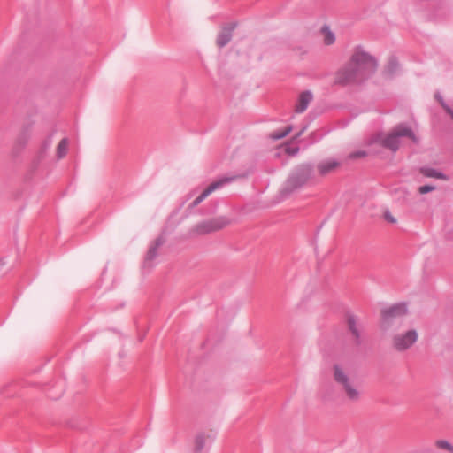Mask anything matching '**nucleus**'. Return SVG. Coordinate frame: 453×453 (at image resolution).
Here are the masks:
<instances>
[{
	"mask_svg": "<svg viewBox=\"0 0 453 453\" xmlns=\"http://www.w3.org/2000/svg\"><path fill=\"white\" fill-rule=\"evenodd\" d=\"M409 311L404 303H395L380 311V328L388 331L392 327L391 345L397 351H405L411 349L418 339V333L414 328L400 331L402 322H395L396 318L405 316Z\"/></svg>",
	"mask_w": 453,
	"mask_h": 453,
	"instance_id": "f257e3e1",
	"label": "nucleus"
},
{
	"mask_svg": "<svg viewBox=\"0 0 453 453\" xmlns=\"http://www.w3.org/2000/svg\"><path fill=\"white\" fill-rule=\"evenodd\" d=\"M376 66L377 61L372 55L361 49H357L348 64L336 73L335 82L348 84L361 80L374 72Z\"/></svg>",
	"mask_w": 453,
	"mask_h": 453,
	"instance_id": "f03ea898",
	"label": "nucleus"
},
{
	"mask_svg": "<svg viewBox=\"0 0 453 453\" xmlns=\"http://www.w3.org/2000/svg\"><path fill=\"white\" fill-rule=\"evenodd\" d=\"M403 138H408L413 142H418V139L413 128L406 124H400L387 133H380L373 135L368 142L371 147L370 152L378 154L379 147H383L395 152L401 146Z\"/></svg>",
	"mask_w": 453,
	"mask_h": 453,
	"instance_id": "7ed1b4c3",
	"label": "nucleus"
},
{
	"mask_svg": "<svg viewBox=\"0 0 453 453\" xmlns=\"http://www.w3.org/2000/svg\"><path fill=\"white\" fill-rule=\"evenodd\" d=\"M230 224L228 219L219 217L210 220L201 222L194 227V231L197 234H206L211 232L219 231Z\"/></svg>",
	"mask_w": 453,
	"mask_h": 453,
	"instance_id": "20e7f679",
	"label": "nucleus"
},
{
	"mask_svg": "<svg viewBox=\"0 0 453 453\" xmlns=\"http://www.w3.org/2000/svg\"><path fill=\"white\" fill-rule=\"evenodd\" d=\"M333 379L340 390L357 382L355 378L351 375L350 372L340 365H334Z\"/></svg>",
	"mask_w": 453,
	"mask_h": 453,
	"instance_id": "39448f33",
	"label": "nucleus"
},
{
	"mask_svg": "<svg viewBox=\"0 0 453 453\" xmlns=\"http://www.w3.org/2000/svg\"><path fill=\"white\" fill-rule=\"evenodd\" d=\"M333 379L340 390L357 382L355 378L351 375L350 372L340 365H334Z\"/></svg>",
	"mask_w": 453,
	"mask_h": 453,
	"instance_id": "423d86ee",
	"label": "nucleus"
},
{
	"mask_svg": "<svg viewBox=\"0 0 453 453\" xmlns=\"http://www.w3.org/2000/svg\"><path fill=\"white\" fill-rule=\"evenodd\" d=\"M311 174V170L310 168L303 169L300 172L295 173L287 180L286 189L290 192L302 187L310 179Z\"/></svg>",
	"mask_w": 453,
	"mask_h": 453,
	"instance_id": "0eeeda50",
	"label": "nucleus"
},
{
	"mask_svg": "<svg viewBox=\"0 0 453 453\" xmlns=\"http://www.w3.org/2000/svg\"><path fill=\"white\" fill-rule=\"evenodd\" d=\"M231 180L230 178H223L219 180H217L211 184H210L200 196H198L190 204V208H194L197 206L200 203H202L207 196H209L212 192L228 183Z\"/></svg>",
	"mask_w": 453,
	"mask_h": 453,
	"instance_id": "6e6552de",
	"label": "nucleus"
},
{
	"mask_svg": "<svg viewBox=\"0 0 453 453\" xmlns=\"http://www.w3.org/2000/svg\"><path fill=\"white\" fill-rule=\"evenodd\" d=\"M341 392L344 398L350 403H357L362 398V390L357 381L350 386L345 387Z\"/></svg>",
	"mask_w": 453,
	"mask_h": 453,
	"instance_id": "1a4fd4ad",
	"label": "nucleus"
},
{
	"mask_svg": "<svg viewBox=\"0 0 453 453\" xmlns=\"http://www.w3.org/2000/svg\"><path fill=\"white\" fill-rule=\"evenodd\" d=\"M213 439V435L210 432H202L197 434L194 438L193 449L196 453H200L205 446Z\"/></svg>",
	"mask_w": 453,
	"mask_h": 453,
	"instance_id": "9d476101",
	"label": "nucleus"
},
{
	"mask_svg": "<svg viewBox=\"0 0 453 453\" xmlns=\"http://www.w3.org/2000/svg\"><path fill=\"white\" fill-rule=\"evenodd\" d=\"M339 162L333 159H329L319 163L318 165V171L320 174L326 175L327 173L334 172L335 169L339 167Z\"/></svg>",
	"mask_w": 453,
	"mask_h": 453,
	"instance_id": "9b49d317",
	"label": "nucleus"
},
{
	"mask_svg": "<svg viewBox=\"0 0 453 453\" xmlns=\"http://www.w3.org/2000/svg\"><path fill=\"white\" fill-rule=\"evenodd\" d=\"M312 99V95L310 92H303L298 98V101L296 104V111L298 113L303 112L308 104Z\"/></svg>",
	"mask_w": 453,
	"mask_h": 453,
	"instance_id": "f8f14e48",
	"label": "nucleus"
},
{
	"mask_svg": "<svg viewBox=\"0 0 453 453\" xmlns=\"http://www.w3.org/2000/svg\"><path fill=\"white\" fill-rule=\"evenodd\" d=\"M420 173L425 177H427V178H434V179L441 180H449V177L446 174H444L441 171H439L435 168H433V167H423V168H421Z\"/></svg>",
	"mask_w": 453,
	"mask_h": 453,
	"instance_id": "ddd939ff",
	"label": "nucleus"
},
{
	"mask_svg": "<svg viewBox=\"0 0 453 453\" xmlns=\"http://www.w3.org/2000/svg\"><path fill=\"white\" fill-rule=\"evenodd\" d=\"M346 319H347L348 327H349L351 334L356 339H358L359 330L357 327V321H358L357 318L353 314H348Z\"/></svg>",
	"mask_w": 453,
	"mask_h": 453,
	"instance_id": "4468645a",
	"label": "nucleus"
},
{
	"mask_svg": "<svg viewBox=\"0 0 453 453\" xmlns=\"http://www.w3.org/2000/svg\"><path fill=\"white\" fill-rule=\"evenodd\" d=\"M319 37L322 38L323 43L326 46L335 42V35L332 30H319Z\"/></svg>",
	"mask_w": 453,
	"mask_h": 453,
	"instance_id": "2eb2a0df",
	"label": "nucleus"
},
{
	"mask_svg": "<svg viewBox=\"0 0 453 453\" xmlns=\"http://www.w3.org/2000/svg\"><path fill=\"white\" fill-rule=\"evenodd\" d=\"M231 39V34L229 30H222L217 37V44L219 47L226 45Z\"/></svg>",
	"mask_w": 453,
	"mask_h": 453,
	"instance_id": "dca6fc26",
	"label": "nucleus"
},
{
	"mask_svg": "<svg viewBox=\"0 0 453 453\" xmlns=\"http://www.w3.org/2000/svg\"><path fill=\"white\" fill-rule=\"evenodd\" d=\"M68 141L62 139L57 147V156L58 158H63L67 153Z\"/></svg>",
	"mask_w": 453,
	"mask_h": 453,
	"instance_id": "f3484780",
	"label": "nucleus"
},
{
	"mask_svg": "<svg viewBox=\"0 0 453 453\" xmlns=\"http://www.w3.org/2000/svg\"><path fill=\"white\" fill-rule=\"evenodd\" d=\"M292 130L290 126L285 127L280 130H277L271 134V137L274 140L281 139L288 135Z\"/></svg>",
	"mask_w": 453,
	"mask_h": 453,
	"instance_id": "a211bd4d",
	"label": "nucleus"
},
{
	"mask_svg": "<svg viewBox=\"0 0 453 453\" xmlns=\"http://www.w3.org/2000/svg\"><path fill=\"white\" fill-rule=\"evenodd\" d=\"M383 219L390 224L397 223V219L388 211L383 213Z\"/></svg>",
	"mask_w": 453,
	"mask_h": 453,
	"instance_id": "6ab92c4d",
	"label": "nucleus"
},
{
	"mask_svg": "<svg viewBox=\"0 0 453 453\" xmlns=\"http://www.w3.org/2000/svg\"><path fill=\"white\" fill-rule=\"evenodd\" d=\"M436 446L437 448L439 449H446V450H449V451H452L453 450V447L446 441H436Z\"/></svg>",
	"mask_w": 453,
	"mask_h": 453,
	"instance_id": "aec40b11",
	"label": "nucleus"
},
{
	"mask_svg": "<svg viewBox=\"0 0 453 453\" xmlns=\"http://www.w3.org/2000/svg\"><path fill=\"white\" fill-rule=\"evenodd\" d=\"M435 189V187L434 186H432V185H424V186H420L418 188V192L420 194V195H425L426 193H429V192H432Z\"/></svg>",
	"mask_w": 453,
	"mask_h": 453,
	"instance_id": "412c9836",
	"label": "nucleus"
},
{
	"mask_svg": "<svg viewBox=\"0 0 453 453\" xmlns=\"http://www.w3.org/2000/svg\"><path fill=\"white\" fill-rule=\"evenodd\" d=\"M370 150H371V147L369 146V150H368V151L359 150V151H357V152L351 153L349 157H350L351 158H359V157H365L367 154H372V152H370Z\"/></svg>",
	"mask_w": 453,
	"mask_h": 453,
	"instance_id": "4be33fe9",
	"label": "nucleus"
},
{
	"mask_svg": "<svg viewBox=\"0 0 453 453\" xmlns=\"http://www.w3.org/2000/svg\"><path fill=\"white\" fill-rule=\"evenodd\" d=\"M284 150H285V152L289 154V155H294L297 152L298 150V148L296 146H292V145H286L284 147Z\"/></svg>",
	"mask_w": 453,
	"mask_h": 453,
	"instance_id": "5701e85b",
	"label": "nucleus"
},
{
	"mask_svg": "<svg viewBox=\"0 0 453 453\" xmlns=\"http://www.w3.org/2000/svg\"><path fill=\"white\" fill-rule=\"evenodd\" d=\"M157 256V249L151 248L147 253L146 261H151Z\"/></svg>",
	"mask_w": 453,
	"mask_h": 453,
	"instance_id": "b1692460",
	"label": "nucleus"
},
{
	"mask_svg": "<svg viewBox=\"0 0 453 453\" xmlns=\"http://www.w3.org/2000/svg\"><path fill=\"white\" fill-rule=\"evenodd\" d=\"M436 97L438 98V100L440 101V103L441 104L442 107L444 108V110L449 114V116L451 117V119H453V111L447 105H445V104L442 102L441 96H436Z\"/></svg>",
	"mask_w": 453,
	"mask_h": 453,
	"instance_id": "393cba45",
	"label": "nucleus"
}]
</instances>
